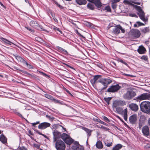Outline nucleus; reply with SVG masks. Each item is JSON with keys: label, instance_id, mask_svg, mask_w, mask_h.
Returning <instances> with one entry per match:
<instances>
[{"label": "nucleus", "instance_id": "f257e3e1", "mask_svg": "<svg viewBox=\"0 0 150 150\" xmlns=\"http://www.w3.org/2000/svg\"><path fill=\"white\" fill-rule=\"evenodd\" d=\"M141 110L147 114H150V102L148 101L142 102L140 104Z\"/></svg>", "mask_w": 150, "mask_h": 150}, {"label": "nucleus", "instance_id": "f03ea898", "mask_svg": "<svg viewBox=\"0 0 150 150\" xmlns=\"http://www.w3.org/2000/svg\"><path fill=\"white\" fill-rule=\"evenodd\" d=\"M135 92L132 91H128L123 95V98L127 100L131 99L136 96Z\"/></svg>", "mask_w": 150, "mask_h": 150}, {"label": "nucleus", "instance_id": "7ed1b4c3", "mask_svg": "<svg viewBox=\"0 0 150 150\" xmlns=\"http://www.w3.org/2000/svg\"><path fill=\"white\" fill-rule=\"evenodd\" d=\"M57 150H65L66 146L64 142L61 140H58L55 144Z\"/></svg>", "mask_w": 150, "mask_h": 150}, {"label": "nucleus", "instance_id": "20e7f679", "mask_svg": "<svg viewBox=\"0 0 150 150\" xmlns=\"http://www.w3.org/2000/svg\"><path fill=\"white\" fill-rule=\"evenodd\" d=\"M100 81L104 86L103 89L106 88L107 87L108 85L112 82V81L109 78H102L101 80Z\"/></svg>", "mask_w": 150, "mask_h": 150}, {"label": "nucleus", "instance_id": "39448f33", "mask_svg": "<svg viewBox=\"0 0 150 150\" xmlns=\"http://www.w3.org/2000/svg\"><path fill=\"white\" fill-rule=\"evenodd\" d=\"M120 88L121 86L118 84L112 85L107 89V91L108 92L114 93L117 91Z\"/></svg>", "mask_w": 150, "mask_h": 150}, {"label": "nucleus", "instance_id": "423d86ee", "mask_svg": "<svg viewBox=\"0 0 150 150\" xmlns=\"http://www.w3.org/2000/svg\"><path fill=\"white\" fill-rule=\"evenodd\" d=\"M121 30V32L123 33H125V30L120 25H117L113 29L112 32L115 34H118L120 33Z\"/></svg>", "mask_w": 150, "mask_h": 150}, {"label": "nucleus", "instance_id": "0eeeda50", "mask_svg": "<svg viewBox=\"0 0 150 150\" xmlns=\"http://www.w3.org/2000/svg\"><path fill=\"white\" fill-rule=\"evenodd\" d=\"M129 34L132 37L138 38L140 35L141 33L140 31L138 29H132L129 32Z\"/></svg>", "mask_w": 150, "mask_h": 150}, {"label": "nucleus", "instance_id": "6e6552de", "mask_svg": "<svg viewBox=\"0 0 150 150\" xmlns=\"http://www.w3.org/2000/svg\"><path fill=\"white\" fill-rule=\"evenodd\" d=\"M126 105L125 101L122 100H115L113 103V108H116L119 106H122Z\"/></svg>", "mask_w": 150, "mask_h": 150}, {"label": "nucleus", "instance_id": "1a4fd4ad", "mask_svg": "<svg viewBox=\"0 0 150 150\" xmlns=\"http://www.w3.org/2000/svg\"><path fill=\"white\" fill-rule=\"evenodd\" d=\"M137 99L140 100H149L150 99V93H144L140 96L136 98Z\"/></svg>", "mask_w": 150, "mask_h": 150}, {"label": "nucleus", "instance_id": "9d476101", "mask_svg": "<svg viewBox=\"0 0 150 150\" xmlns=\"http://www.w3.org/2000/svg\"><path fill=\"white\" fill-rule=\"evenodd\" d=\"M101 76L100 75H96L94 78L91 80V82L92 84H95L98 82L100 83V81L101 80Z\"/></svg>", "mask_w": 150, "mask_h": 150}, {"label": "nucleus", "instance_id": "9b49d317", "mask_svg": "<svg viewBox=\"0 0 150 150\" xmlns=\"http://www.w3.org/2000/svg\"><path fill=\"white\" fill-rule=\"evenodd\" d=\"M16 58L18 61L22 62L24 64H25L30 69H32L33 67L30 64H29L25 61L21 57L19 56H16Z\"/></svg>", "mask_w": 150, "mask_h": 150}, {"label": "nucleus", "instance_id": "f8f14e48", "mask_svg": "<svg viewBox=\"0 0 150 150\" xmlns=\"http://www.w3.org/2000/svg\"><path fill=\"white\" fill-rule=\"evenodd\" d=\"M74 145L73 146V148L74 150H84L83 147L81 146L77 142H75L74 143Z\"/></svg>", "mask_w": 150, "mask_h": 150}, {"label": "nucleus", "instance_id": "ddd939ff", "mask_svg": "<svg viewBox=\"0 0 150 150\" xmlns=\"http://www.w3.org/2000/svg\"><path fill=\"white\" fill-rule=\"evenodd\" d=\"M50 124L48 122H44L40 124L38 126L39 129H45L50 126Z\"/></svg>", "mask_w": 150, "mask_h": 150}, {"label": "nucleus", "instance_id": "4468645a", "mask_svg": "<svg viewBox=\"0 0 150 150\" xmlns=\"http://www.w3.org/2000/svg\"><path fill=\"white\" fill-rule=\"evenodd\" d=\"M137 120V115H133L129 117V122L132 124H135Z\"/></svg>", "mask_w": 150, "mask_h": 150}, {"label": "nucleus", "instance_id": "2eb2a0df", "mask_svg": "<svg viewBox=\"0 0 150 150\" xmlns=\"http://www.w3.org/2000/svg\"><path fill=\"white\" fill-rule=\"evenodd\" d=\"M142 132L145 136H148L149 134V128L147 126H144L142 128Z\"/></svg>", "mask_w": 150, "mask_h": 150}, {"label": "nucleus", "instance_id": "dca6fc26", "mask_svg": "<svg viewBox=\"0 0 150 150\" xmlns=\"http://www.w3.org/2000/svg\"><path fill=\"white\" fill-rule=\"evenodd\" d=\"M129 108L133 111H137L139 109L138 105L135 103H132L129 105Z\"/></svg>", "mask_w": 150, "mask_h": 150}, {"label": "nucleus", "instance_id": "f3484780", "mask_svg": "<svg viewBox=\"0 0 150 150\" xmlns=\"http://www.w3.org/2000/svg\"><path fill=\"white\" fill-rule=\"evenodd\" d=\"M138 14L140 18L143 21L145 22L147 21L148 19L145 18L144 13L143 11H139Z\"/></svg>", "mask_w": 150, "mask_h": 150}, {"label": "nucleus", "instance_id": "a211bd4d", "mask_svg": "<svg viewBox=\"0 0 150 150\" xmlns=\"http://www.w3.org/2000/svg\"><path fill=\"white\" fill-rule=\"evenodd\" d=\"M54 135V141L55 142L56 140V139L61 136V134L57 131H55L53 133Z\"/></svg>", "mask_w": 150, "mask_h": 150}, {"label": "nucleus", "instance_id": "6ab92c4d", "mask_svg": "<svg viewBox=\"0 0 150 150\" xmlns=\"http://www.w3.org/2000/svg\"><path fill=\"white\" fill-rule=\"evenodd\" d=\"M137 51L140 54H143L145 53L146 51L145 48L142 46H140L137 49Z\"/></svg>", "mask_w": 150, "mask_h": 150}, {"label": "nucleus", "instance_id": "aec40b11", "mask_svg": "<svg viewBox=\"0 0 150 150\" xmlns=\"http://www.w3.org/2000/svg\"><path fill=\"white\" fill-rule=\"evenodd\" d=\"M30 25L34 28H36L39 25V24L35 21H32L30 22Z\"/></svg>", "mask_w": 150, "mask_h": 150}, {"label": "nucleus", "instance_id": "412c9836", "mask_svg": "<svg viewBox=\"0 0 150 150\" xmlns=\"http://www.w3.org/2000/svg\"><path fill=\"white\" fill-rule=\"evenodd\" d=\"M74 142V140L70 137L67 138L66 140L65 141V143L67 144L70 145Z\"/></svg>", "mask_w": 150, "mask_h": 150}, {"label": "nucleus", "instance_id": "4be33fe9", "mask_svg": "<svg viewBox=\"0 0 150 150\" xmlns=\"http://www.w3.org/2000/svg\"><path fill=\"white\" fill-rule=\"evenodd\" d=\"M127 108L125 109L122 112V114L123 115L125 121H126L127 119Z\"/></svg>", "mask_w": 150, "mask_h": 150}, {"label": "nucleus", "instance_id": "5701e85b", "mask_svg": "<svg viewBox=\"0 0 150 150\" xmlns=\"http://www.w3.org/2000/svg\"><path fill=\"white\" fill-rule=\"evenodd\" d=\"M82 129L87 133L88 137L91 135L92 130L85 127H83Z\"/></svg>", "mask_w": 150, "mask_h": 150}, {"label": "nucleus", "instance_id": "b1692460", "mask_svg": "<svg viewBox=\"0 0 150 150\" xmlns=\"http://www.w3.org/2000/svg\"><path fill=\"white\" fill-rule=\"evenodd\" d=\"M0 141L3 144H5L7 142L6 139L3 134H1L0 136Z\"/></svg>", "mask_w": 150, "mask_h": 150}, {"label": "nucleus", "instance_id": "393cba45", "mask_svg": "<svg viewBox=\"0 0 150 150\" xmlns=\"http://www.w3.org/2000/svg\"><path fill=\"white\" fill-rule=\"evenodd\" d=\"M61 137L62 139L65 142L67 138L69 137V136L66 133H63L61 134Z\"/></svg>", "mask_w": 150, "mask_h": 150}, {"label": "nucleus", "instance_id": "a878e982", "mask_svg": "<svg viewBox=\"0 0 150 150\" xmlns=\"http://www.w3.org/2000/svg\"><path fill=\"white\" fill-rule=\"evenodd\" d=\"M76 1L77 3L80 5L85 4L86 3V0H76Z\"/></svg>", "mask_w": 150, "mask_h": 150}, {"label": "nucleus", "instance_id": "bb28decb", "mask_svg": "<svg viewBox=\"0 0 150 150\" xmlns=\"http://www.w3.org/2000/svg\"><path fill=\"white\" fill-rule=\"evenodd\" d=\"M96 145V147L98 149H100L103 147L102 143L100 141L97 142Z\"/></svg>", "mask_w": 150, "mask_h": 150}, {"label": "nucleus", "instance_id": "cd10ccee", "mask_svg": "<svg viewBox=\"0 0 150 150\" xmlns=\"http://www.w3.org/2000/svg\"><path fill=\"white\" fill-rule=\"evenodd\" d=\"M122 147V145L120 144H117L112 150H119Z\"/></svg>", "mask_w": 150, "mask_h": 150}, {"label": "nucleus", "instance_id": "c85d7f7f", "mask_svg": "<svg viewBox=\"0 0 150 150\" xmlns=\"http://www.w3.org/2000/svg\"><path fill=\"white\" fill-rule=\"evenodd\" d=\"M1 39L3 42L7 44L11 45L12 43L11 42L4 38H1Z\"/></svg>", "mask_w": 150, "mask_h": 150}, {"label": "nucleus", "instance_id": "c756f323", "mask_svg": "<svg viewBox=\"0 0 150 150\" xmlns=\"http://www.w3.org/2000/svg\"><path fill=\"white\" fill-rule=\"evenodd\" d=\"M145 24L143 23H141L139 21H137L136 23L134 25V27H138L142 25H144Z\"/></svg>", "mask_w": 150, "mask_h": 150}, {"label": "nucleus", "instance_id": "7c9ffc66", "mask_svg": "<svg viewBox=\"0 0 150 150\" xmlns=\"http://www.w3.org/2000/svg\"><path fill=\"white\" fill-rule=\"evenodd\" d=\"M141 31L142 33H146L149 32V27H145L142 29Z\"/></svg>", "mask_w": 150, "mask_h": 150}, {"label": "nucleus", "instance_id": "2f4dec72", "mask_svg": "<svg viewBox=\"0 0 150 150\" xmlns=\"http://www.w3.org/2000/svg\"><path fill=\"white\" fill-rule=\"evenodd\" d=\"M87 7L91 10H93L94 8V6L93 4L91 3H88L87 5Z\"/></svg>", "mask_w": 150, "mask_h": 150}, {"label": "nucleus", "instance_id": "473e14b6", "mask_svg": "<svg viewBox=\"0 0 150 150\" xmlns=\"http://www.w3.org/2000/svg\"><path fill=\"white\" fill-rule=\"evenodd\" d=\"M123 3L125 5H128L132 6H135L134 5L132 4L130 1L128 0H125L123 1Z\"/></svg>", "mask_w": 150, "mask_h": 150}, {"label": "nucleus", "instance_id": "72a5a7b5", "mask_svg": "<svg viewBox=\"0 0 150 150\" xmlns=\"http://www.w3.org/2000/svg\"><path fill=\"white\" fill-rule=\"evenodd\" d=\"M57 48H58V50L61 52H63L64 53H67V52L66 50L63 49V48H62L61 47H57Z\"/></svg>", "mask_w": 150, "mask_h": 150}, {"label": "nucleus", "instance_id": "f704fd0d", "mask_svg": "<svg viewBox=\"0 0 150 150\" xmlns=\"http://www.w3.org/2000/svg\"><path fill=\"white\" fill-rule=\"evenodd\" d=\"M105 144L106 146L108 147H110L111 146L112 144V142H108V140L105 141Z\"/></svg>", "mask_w": 150, "mask_h": 150}, {"label": "nucleus", "instance_id": "c9c22d12", "mask_svg": "<svg viewBox=\"0 0 150 150\" xmlns=\"http://www.w3.org/2000/svg\"><path fill=\"white\" fill-rule=\"evenodd\" d=\"M98 127L101 129L105 131H107L109 130V129L108 128L105 127L103 125H101V127Z\"/></svg>", "mask_w": 150, "mask_h": 150}, {"label": "nucleus", "instance_id": "e433bc0d", "mask_svg": "<svg viewBox=\"0 0 150 150\" xmlns=\"http://www.w3.org/2000/svg\"><path fill=\"white\" fill-rule=\"evenodd\" d=\"M144 125V122L142 120H139V129H141Z\"/></svg>", "mask_w": 150, "mask_h": 150}, {"label": "nucleus", "instance_id": "4c0bfd02", "mask_svg": "<svg viewBox=\"0 0 150 150\" xmlns=\"http://www.w3.org/2000/svg\"><path fill=\"white\" fill-rule=\"evenodd\" d=\"M104 99L105 101L108 103V105H109V101L111 99V98L110 97H108L107 98H104Z\"/></svg>", "mask_w": 150, "mask_h": 150}, {"label": "nucleus", "instance_id": "58836bf2", "mask_svg": "<svg viewBox=\"0 0 150 150\" xmlns=\"http://www.w3.org/2000/svg\"><path fill=\"white\" fill-rule=\"evenodd\" d=\"M17 150H28L24 146L22 147L19 146L17 149Z\"/></svg>", "mask_w": 150, "mask_h": 150}, {"label": "nucleus", "instance_id": "ea45409f", "mask_svg": "<svg viewBox=\"0 0 150 150\" xmlns=\"http://www.w3.org/2000/svg\"><path fill=\"white\" fill-rule=\"evenodd\" d=\"M36 132L38 133V134H40V135H42V136H44L45 138H47V139H49V138L48 137H47V136H46L44 134H42V133H40V132L39 131H36Z\"/></svg>", "mask_w": 150, "mask_h": 150}, {"label": "nucleus", "instance_id": "a19ab883", "mask_svg": "<svg viewBox=\"0 0 150 150\" xmlns=\"http://www.w3.org/2000/svg\"><path fill=\"white\" fill-rule=\"evenodd\" d=\"M46 116L51 121H52L55 119L54 117L51 116H49L47 115H46Z\"/></svg>", "mask_w": 150, "mask_h": 150}, {"label": "nucleus", "instance_id": "79ce46f5", "mask_svg": "<svg viewBox=\"0 0 150 150\" xmlns=\"http://www.w3.org/2000/svg\"><path fill=\"white\" fill-rule=\"evenodd\" d=\"M95 4L96 6H97L98 8H100L102 6L100 1H99L98 2H96V3Z\"/></svg>", "mask_w": 150, "mask_h": 150}, {"label": "nucleus", "instance_id": "37998d69", "mask_svg": "<svg viewBox=\"0 0 150 150\" xmlns=\"http://www.w3.org/2000/svg\"><path fill=\"white\" fill-rule=\"evenodd\" d=\"M133 7H135L138 11H139V12L141 11H142L141 10V7L139 6L135 5V6H134Z\"/></svg>", "mask_w": 150, "mask_h": 150}, {"label": "nucleus", "instance_id": "c03bdc74", "mask_svg": "<svg viewBox=\"0 0 150 150\" xmlns=\"http://www.w3.org/2000/svg\"><path fill=\"white\" fill-rule=\"evenodd\" d=\"M45 96L47 98L49 99H51L52 100V99H53V98L52 96H51L50 95L47 94Z\"/></svg>", "mask_w": 150, "mask_h": 150}, {"label": "nucleus", "instance_id": "a18cd8bd", "mask_svg": "<svg viewBox=\"0 0 150 150\" xmlns=\"http://www.w3.org/2000/svg\"><path fill=\"white\" fill-rule=\"evenodd\" d=\"M105 10L108 12H111V10L110 7L109 6H107L105 8Z\"/></svg>", "mask_w": 150, "mask_h": 150}, {"label": "nucleus", "instance_id": "49530a36", "mask_svg": "<svg viewBox=\"0 0 150 150\" xmlns=\"http://www.w3.org/2000/svg\"><path fill=\"white\" fill-rule=\"evenodd\" d=\"M145 148L147 150H150V144H148L145 146Z\"/></svg>", "mask_w": 150, "mask_h": 150}, {"label": "nucleus", "instance_id": "de8ad7c7", "mask_svg": "<svg viewBox=\"0 0 150 150\" xmlns=\"http://www.w3.org/2000/svg\"><path fill=\"white\" fill-rule=\"evenodd\" d=\"M115 3H112L111 4L112 7L113 9H115L116 8L117 5Z\"/></svg>", "mask_w": 150, "mask_h": 150}, {"label": "nucleus", "instance_id": "09e8293b", "mask_svg": "<svg viewBox=\"0 0 150 150\" xmlns=\"http://www.w3.org/2000/svg\"><path fill=\"white\" fill-rule=\"evenodd\" d=\"M116 108V110L118 112H120L122 111V109L120 107L114 108Z\"/></svg>", "mask_w": 150, "mask_h": 150}, {"label": "nucleus", "instance_id": "8fccbe9b", "mask_svg": "<svg viewBox=\"0 0 150 150\" xmlns=\"http://www.w3.org/2000/svg\"><path fill=\"white\" fill-rule=\"evenodd\" d=\"M52 100H53L55 103L59 104L61 103V102L60 101L55 99L54 98H53V99H52Z\"/></svg>", "mask_w": 150, "mask_h": 150}, {"label": "nucleus", "instance_id": "3c124183", "mask_svg": "<svg viewBox=\"0 0 150 150\" xmlns=\"http://www.w3.org/2000/svg\"><path fill=\"white\" fill-rule=\"evenodd\" d=\"M103 119L106 122H110L109 120L108 119L107 117H106L103 116Z\"/></svg>", "mask_w": 150, "mask_h": 150}, {"label": "nucleus", "instance_id": "603ef678", "mask_svg": "<svg viewBox=\"0 0 150 150\" xmlns=\"http://www.w3.org/2000/svg\"><path fill=\"white\" fill-rule=\"evenodd\" d=\"M25 28H26L28 30H29V31L31 32H32L33 33L34 32V31L33 30H32L31 29L25 26Z\"/></svg>", "mask_w": 150, "mask_h": 150}, {"label": "nucleus", "instance_id": "864d4df0", "mask_svg": "<svg viewBox=\"0 0 150 150\" xmlns=\"http://www.w3.org/2000/svg\"><path fill=\"white\" fill-rule=\"evenodd\" d=\"M141 58L142 59H144L145 61L147 60L148 59L147 56H143Z\"/></svg>", "mask_w": 150, "mask_h": 150}, {"label": "nucleus", "instance_id": "5fc2aeb1", "mask_svg": "<svg viewBox=\"0 0 150 150\" xmlns=\"http://www.w3.org/2000/svg\"><path fill=\"white\" fill-rule=\"evenodd\" d=\"M63 64L65 65V66H66L67 67H68L70 68L75 70L71 66H70L69 65L66 64V63H63Z\"/></svg>", "mask_w": 150, "mask_h": 150}, {"label": "nucleus", "instance_id": "6e6d98bb", "mask_svg": "<svg viewBox=\"0 0 150 150\" xmlns=\"http://www.w3.org/2000/svg\"><path fill=\"white\" fill-rule=\"evenodd\" d=\"M122 74L123 75L126 76H129L131 77H134V76L133 75H130V74H127L125 73H123Z\"/></svg>", "mask_w": 150, "mask_h": 150}, {"label": "nucleus", "instance_id": "4d7b16f0", "mask_svg": "<svg viewBox=\"0 0 150 150\" xmlns=\"http://www.w3.org/2000/svg\"><path fill=\"white\" fill-rule=\"evenodd\" d=\"M98 120V122L100 123L101 124H103V125H107L106 123H105L104 122H103L101 121L100 120Z\"/></svg>", "mask_w": 150, "mask_h": 150}, {"label": "nucleus", "instance_id": "13d9d810", "mask_svg": "<svg viewBox=\"0 0 150 150\" xmlns=\"http://www.w3.org/2000/svg\"><path fill=\"white\" fill-rule=\"evenodd\" d=\"M39 72L42 75H43V76H47V77L48 76L46 74H45V73H43V72H41V71H39Z\"/></svg>", "mask_w": 150, "mask_h": 150}, {"label": "nucleus", "instance_id": "bf43d9fd", "mask_svg": "<svg viewBox=\"0 0 150 150\" xmlns=\"http://www.w3.org/2000/svg\"><path fill=\"white\" fill-rule=\"evenodd\" d=\"M120 0H111L112 3H117L120 1Z\"/></svg>", "mask_w": 150, "mask_h": 150}, {"label": "nucleus", "instance_id": "052dcab7", "mask_svg": "<svg viewBox=\"0 0 150 150\" xmlns=\"http://www.w3.org/2000/svg\"><path fill=\"white\" fill-rule=\"evenodd\" d=\"M54 29L55 31H59L60 33H62V31L61 30H60L57 27H56V28H54Z\"/></svg>", "mask_w": 150, "mask_h": 150}, {"label": "nucleus", "instance_id": "680f3d73", "mask_svg": "<svg viewBox=\"0 0 150 150\" xmlns=\"http://www.w3.org/2000/svg\"><path fill=\"white\" fill-rule=\"evenodd\" d=\"M49 13H50L52 16L53 18L54 19L55 17L54 16V15L53 14V13L52 12V11H50L49 12Z\"/></svg>", "mask_w": 150, "mask_h": 150}, {"label": "nucleus", "instance_id": "e2e57ef3", "mask_svg": "<svg viewBox=\"0 0 150 150\" xmlns=\"http://www.w3.org/2000/svg\"><path fill=\"white\" fill-rule=\"evenodd\" d=\"M100 0H93L92 3H93L94 4L96 3V2H98Z\"/></svg>", "mask_w": 150, "mask_h": 150}, {"label": "nucleus", "instance_id": "0e129e2a", "mask_svg": "<svg viewBox=\"0 0 150 150\" xmlns=\"http://www.w3.org/2000/svg\"><path fill=\"white\" fill-rule=\"evenodd\" d=\"M129 16L132 17H137V16L135 14H130Z\"/></svg>", "mask_w": 150, "mask_h": 150}, {"label": "nucleus", "instance_id": "69168bd1", "mask_svg": "<svg viewBox=\"0 0 150 150\" xmlns=\"http://www.w3.org/2000/svg\"><path fill=\"white\" fill-rule=\"evenodd\" d=\"M76 33L77 35H79V36H81V37H83V36L82 35H81L80 33H79L77 30H76Z\"/></svg>", "mask_w": 150, "mask_h": 150}, {"label": "nucleus", "instance_id": "338daca9", "mask_svg": "<svg viewBox=\"0 0 150 150\" xmlns=\"http://www.w3.org/2000/svg\"><path fill=\"white\" fill-rule=\"evenodd\" d=\"M0 4L1 5V6H2L5 9H6V7L4 6L3 4L0 1Z\"/></svg>", "mask_w": 150, "mask_h": 150}, {"label": "nucleus", "instance_id": "774afa93", "mask_svg": "<svg viewBox=\"0 0 150 150\" xmlns=\"http://www.w3.org/2000/svg\"><path fill=\"white\" fill-rule=\"evenodd\" d=\"M17 114L18 115L19 117H21L22 118H23V117L22 116V115L19 113L17 112Z\"/></svg>", "mask_w": 150, "mask_h": 150}]
</instances>
